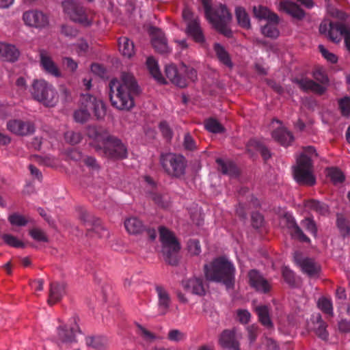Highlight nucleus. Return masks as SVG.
<instances>
[{
  "mask_svg": "<svg viewBox=\"0 0 350 350\" xmlns=\"http://www.w3.org/2000/svg\"><path fill=\"white\" fill-rule=\"evenodd\" d=\"M111 105L119 111H129L135 107V100L141 89L134 75L121 72L119 79H111L109 83Z\"/></svg>",
  "mask_w": 350,
  "mask_h": 350,
  "instance_id": "1",
  "label": "nucleus"
},
{
  "mask_svg": "<svg viewBox=\"0 0 350 350\" xmlns=\"http://www.w3.org/2000/svg\"><path fill=\"white\" fill-rule=\"evenodd\" d=\"M316 150L313 146H306L299 158L297 159L294 167L293 175L297 183L312 186L316 183V178L313 174L312 159L317 157Z\"/></svg>",
  "mask_w": 350,
  "mask_h": 350,
  "instance_id": "2",
  "label": "nucleus"
},
{
  "mask_svg": "<svg viewBox=\"0 0 350 350\" xmlns=\"http://www.w3.org/2000/svg\"><path fill=\"white\" fill-rule=\"evenodd\" d=\"M234 271L233 265L224 258H216L204 265V273L208 281L223 282L227 288L233 284Z\"/></svg>",
  "mask_w": 350,
  "mask_h": 350,
  "instance_id": "3",
  "label": "nucleus"
},
{
  "mask_svg": "<svg viewBox=\"0 0 350 350\" xmlns=\"http://www.w3.org/2000/svg\"><path fill=\"white\" fill-rule=\"evenodd\" d=\"M33 98L47 107H53L58 102V94L52 85L44 79H35L31 84Z\"/></svg>",
  "mask_w": 350,
  "mask_h": 350,
  "instance_id": "4",
  "label": "nucleus"
},
{
  "mask_svg": "<svg viewBox=\"0 0 350 350\" xmlns=\"http://www.w3.org/2000/svg\"><path fill=\"white\" fill-rule=\"evenodd\" d=\"M160 240L162 243V254L166 262L171 265L178 263L177 253L180 251V244L174 234L165 227H160Z\"/></svg>",
  "mask_w": 350,
  "mask_h": 350,
  "instance_id": "5",
  "label": "nucleus"
},
{
  "mask_svg": "<svg viewBox=\"0 0 350 350\" xmlns=\"http://www.w3.org/2000/svg\"><path fill=\"white\" fill-rule=\"evenodd\" d=\"M160 163L163 170L170 176L180 178L185 174L187 161L180 154L172 152L162 154L160 157Z\"/></svg>",
  "mask_w": 350,
  "mask_h": 350,
  "instance_id": "6",
  "label": "nucleus"
},
{
  "mask_svg": "<svg viewBox=\"0 0 350 350\" xmlns=\"http://www.w3.org/2000/svg\"><path fill=\"white\" fill-rule=\"evenodd\" d=\"M63 12L73 22L84 27L93 24V18L90 16L81 3L74 0H66L62 2Z\"/></svg>",
  "mask_w": 350,
  "mask_h": 350,
  "instance_id": "7",
  "label": "nucleus"
},
{
  "mask_svg": "<svg viewBox=\"0 0 350 350\" xmlns=\"http://www.w3.org/2000/svg\"><path fill=\"white\" fill-rule=\"evenodd\" d=\"M208 21L213 24L214 28L219 33H223L227 37H230L232 34L228 25L232 20V15L230 14L227 8L221 4L215 8L214 11L209 12V15L206 16Z\"/></svg>",
  "mask_w": 350,
  "mask_h": 350,
  "instance_id": "8",
  "label": "nucleus"
},
{
  "mask_svg": "<svg viewBox=\"0 0 350 350\" xmlns=\"http://www.w3.org/2000/svg\"><path fill=\"white\" fill-rule=\"evenodd\" d=\"M350 27L345 24L332 23L329 21L321 22L319 31L323 35H327L329 40L334 43H338L341 41L342 36H345L349 31Z\"/></svg>",
  "mask_w": 350,
  "mask_h": 350,
  "instance_id": "9",
  "label": "nucleus"
},
{
  "mask_svg": "<svg viewBox=\"0 0 350 350\" xmlns=\"http://www.w3.org/2000/svg\"><path fill=\"white\" fill-rule=\"evenodd\" d=\"M105 156L114 159H124L128 157V149L124 144L116 137L109 138L102 145Z\"/></svg>",
  "mask_w": 350,
  "mask_h": 350,
  "instance_id": "10",
  "label": "nucleus"
},
{
  "mask_svg": "<svg viewBox=\"0 0 350 350\" xmlns=\"http://www.w3.org/2000/svg\"><path fill=\"white\" fill-rule=\"evenodd\" d=\"M280 226L281 228H286L288 229L291 237L299 239L302 242L310 243V238L302 232L301 228L298 224H297L295 219L291 213H285L281 215L280 219Z\"/></svg>",
  "mask_w": 350,
  "mask_h": 350,
  "instance_id": "11",
  "label": "nucleus"
},
{
  "mask_svg": "<svg viewBox=\"0 0 350 350\" xmlns=\"http://www.w3.org/2000/svg\"><path fill=\"white\" fill-rule=\"evenodd\" d=\"M182 16L183 19L187 21V33L191 36L196 42L202 44L204 42V36L198 18L192 19V12L188 8H185L183 10Z\"/></svg>",
  "mask_w": 350,
  "mask_h": 350,
  "instance_id": "12",
  "label": "nucleus"
},
{
  "mask_svg": "<svg viewBox=\"0 0 350 350\" xmlns=\"http://www.w3.org/2000/svg\"><path fill=\"white\" fill-rule=\"evenodd\" d=\"M81 102L82 107L92 110L97 119H102L105 116V107L103 100L89 94H84L81 96Z\"/></svg>",
  "mask_w": 350,
  "mask_h": 350,
  "instance_id": "13",
  "label": "nucleus"
},
{
  "mask_svg": "<svg viewBox=\"0 0 350 350\" xmlns=\"http://www.w3.org/2000/svg\"><path fill=\"white\" fill-rule=\"evenodd\" d=\"M87 135L89 138L93 140L92 145L96 150H101L102 145L107 142L108 139L113 137L109 134L107 129L95 126H89L88 127Z\"/></svg>",
  "mask_w": 350,
  "mask_h": 350,
  "instance_id": "14",
  "label": "nucleus"
},
{
  "mask_svg": "<svg viewBox=\"0 0 350 350\" xmlns=\"http://www.w3.org/2000/svg\"><path fill=\"white\" fill-rule=\"evenodd\" d=\"M23 20L27 26L42 29L49 25L48 16L38 10L27 11L23 14Z\"/></svg>",
  "mask_w": 350,
  "mask_h": 350,
  "instance_id": "15",
  "label": "nucleus"
},
{
  "mask_svg": "<svg viewBox=\"0 0 350 350\" xmlns=\"http://www.w3.org/2000/svg\"><path fill=\"white\" fill-rule=\"evenodd\" d=\"M7 129L17 135H27L35 132V125L30 121L11 120L7 122Z\"/></svg>",
  "mask_w": 350,
  "mask_h": 350,
  "instance_id": "16",
  "label": "nucleus"
},
{
  "mask_svg": "<svg viewBox=\"0 0 350 350\" xmlns=\"http://www.w3.org/2000/svg\"><path fill=\"white\" fill-rule=\"evenodd\" d=\"M74 325L68 327L67 325L59 326L57 327V338L59 342L69 344L76 342V333L79 332V327L77 324V318L71 319Z\"/></svg>",
  "mask_w": 350,
  "mask_h": 350,
  "instance_id": "17",
  "label": "nucleus"
},
{
  "mask_svg": "<svg viewBox=\"0 0 350 350\" xmlns=\"http://www.w3.org/2000/svg\"><path fill=\"white\" fill-rule=\"evenodd\" d=\"M149 33L151 37L152 45L157 53L165 54L170 52L165 34L163 33L161 29L151 27Z\"/></svg>",
  "mask_w": 350,
  "mask_h": 350,
  "instance_id": "18",
  "label": "nucleus"
},
{
  "mask_svg": "<svg viewBox=\"0 0 350 350\" xmlns=\"http://www.w3.org/2000/svg\"><path fill=\"white\" fill-rule=\"evenodd\" d=\"M40 65L43 70L51 76L61 77V71L47 51L44 49L40 50Z\"/></svg>",
  "mask_w": 350,
  "mask_h": 350,
  "instance_id": "19",
  "label": "nucleus"
},
{
  "mask_svg": "<svg viewBox=\"0 0 350 350\" xmlns=\"http://www.w3.org/2000/svg\"><path fill=\"white\" fill-rule=\"evenodd\" d=\"M248 278L250 286L254 289L264 293L270 291L269 282L260 275L259 271L255 269L250 270L248 272Z\"/></svg>",
  "mask_w": 350,
  "mask_h": 350,
  "instance_id": "20",
  "label": "nucleus"
},
{
  "mask_svg": "<svg viewBox=\"0 0 350 350\" xmlns=\"http://www.w3.org/2000/svg\"><path fill=\"white\" fill-rule=\"evenodd\" d=\"M292 81L298 85L299 88L304 92L310 91L312 93L322 94L326 91V88L325 86H323L314 81L306 77H301L300 79L295 78L292 80Z\"/></svg>",
  "mask_w": 350,
  "mask_h": 350,
  "instance_id": "21",
  "label": "nucleus"
},
{
  "mask_svg": "<svg viewBox=\"0 0 350 350\" xmlns=\"http://www.w3.org/2000/svg\"><path fill=\"white\" fill-rule=\"evenodd\" d=\"M219 345L228 350H240L239 343L235 338L234 331L224 330L219 337Z\"/></svg>",
  "mask_w": 350,
  "mask_h": 350,
  "instance_id": "22",
  "label": "nucleus"
},
{
  "mask_svg": "<svg viewBox=\"0 0 350 350\" xmlns=\"http://www.w3.org/2000/svg\"><path fill=\"white\" fill-rule=\"evenodd\" d=\"M66 286L64 282H53L50 286V293H49V298L47 303L49 305H53L59 301L64 296L65 288Z\"/></svg>",
  "mask_w": 350,
  "mask_h": 350,
  "instance_id": "23",
  "label": "nucleus"
},
{
  "mask_svg": "<svg viewBox=\"0 0 350 350\" xmlns=\"http://www.w3.org/2000/svg\"><path fill=\"white\" fill-rule=\"evenodd\" d=\"M182 286L185 291L193 295L202 296L204 294L203 282L200 278H191L183 280Z\"/></svg>",
  "mask_w": 350,
  "mask_h": 350,
  "instance_id": "24",
  "label": "nucleus"
},
{
  "mask_svg": "<svg viewBox=\"0 0 350 350\" xmlns=\"http://www.w3.org/2000/svg\"><path fill=\"white\" fill-rule=\"evenodd\" d=\"M295 262L300 267L302 272L306 273L310 277L316 276L320 271V266L314 262L312 258H299L295 257Z\"/></svg>",
  "mask_w": 350,
  "mask_h": 350,
  "instance_id": "25",
  "label": "nucleus"
},
{
  "mask_svg": "<svg viewBox=\"0 0 350 350\" xmlns=\"http://www.w3.org/2000/svg\"><path fill=\"white\" fill-rule=\"evenodd\" d=\"M279 9L291 16L298 19L304 18L306 15L305 12L303 11L298 4L289 1H281L279 5Z\"/></svg>",
  "mask_w": 350,
  "mask_h": 350,
  "instance_id": "26",
  "label": "nucleus"
},
{
  "mask_svg": "<svg viewBox=\"0 0 350 350\" xmlns=\"http://www.w3.org/2000/svg\"><path fill=\"white\" fill-rule=\"evenodd\" d=\"M157 298H159V310L161 314H165L171 304V298L166 289L161 286L155 288Z\"/></svg>",
  "mask_w": 350,
  "mask_h": 350,
  "instance_id": "27",
  "label": "nucleus"
},
{
  "mask_svg": "<svg viewBox=\"0 0 350 350\" xmlns=\"http://www.w3.org/2000/svg\"><path fill=\"white\" fill-rule=\"evenodd\" d=\"M19 55L20 53L14 45L0 43V57L2 59L6 62H14Z\"/></svg>",
  "mask_w": 350,
  "mask_h": 350,
  "instance_id": "28",
  "label": "nucleus"
},
{
  "mask_svg": "<svg viewBox=\"0 0 350 350\" xmlns=\"http://www.w3.org/2000/svg\"><path fill=\"white\" fill-rule=\"evenodd\" d=\"M272 137L275 141L284 146H289L294 140L292 133L283 126L274 130L272 133Z\"/></svg>",
  "mask_w": 350,
  "mask_h": 350,
  "instance_id": "29",
  "label": "nucleus"
},
{
  "mask_svg": "<svg viewBox=\"0 0 350 350\" xmlns=\"http://www.w3.org/2000/svg\"><path fill=\"white\" fill-rule=\"evenodd\" d=\"M124 228L129 234L134 235L142 233L145 229L144 224L139 219L136 217H130L125 219Z\"/></svg>",
  "mask_w": 350,
  "mask_h": 350,
  "instance_id": "30",
  "label": "nucleus"
},
{
  "mask_svg": "<svg viewBox=\"0 0 350 350\" xmlns=\"http://www.w3.org/2000/svg\"><path fill=\"white\" fill-rule=\"evenodd\" d=\"M254 13L255 17L259 19H265L268 21L278 23V16L266 7L259 6L254 7Z\"/></svg>",
  "mask_w": 350,
  "mask_h": 350,
  "instance_id": "31",
  "label": "nucleus"
},
{
  "mask_svg": "<svg viewBox=\"0 0 350 350\" xmlns=\"http://www.w3.org/2000/svg\"><path fill=\"white\" fill-rule=\"evenodd\" d=\"M165 75L172 83L180 88H185L187 86L186 80L178 76V70L175 66L170 65L165 67Z\"/></svg>",
  "mask_w": 350,
  "mask_h": 350,
  "instance_id": "32",
  "label": "nucleus"
},
{
  "mask_svg": "<svg viewBox=\"0 0 350 350\" xmlns=\"http://www.w3.org/2000/svg\"><path fill=\"white\" fill-rule=\"evenodd\" d=\"M259 321L262 325L268 329L273 327V323L269 317V310L266 306H259L255 308Z\"/></svg>",
  "mask_w": 350,
  "mask_h": 350,
  "instance_id": "33",
  "label": "nucleus"
},
{
  "mask_svg": "<svg viewBox=\"0 0 350 350\" xmlns=\"http://www.w3.org/2000/svg\"><path fill=\"white\" fill-rule=\"evenodd\" d=\"M88 347H92L94 349L103 350L108 345L107 339L103 336H90L85 340Z\"/></svg>",
  "mask_w": 350,
  "mask_h": 350,
  "instance_id": "34",
  "label": "nucleus"
},
{
  "mask_svg": "<svg viewBox=\"0 0 350 350\" xmlns=\"http://www.w3.org/2000/svg\"><path fill=\"white\" fill-rule=\"evenodd\" d=\"M119 51L125 57H131L135 53L134 44L129 38H119Z\"/></svg>",
  "mask_w": 350,
  "mask_h": 350,
  "instance_id": "35",
  "label": "nucleus"
},
{
  "mask_svg": "<svg viewBox=\"0 0 350 350\" xmlns=\"http://www.w3.org/2000/svg\"><path fill=\"white\" fill-rule=\"evenodd\" d=\"M146 66L148 68L151 76L160 83H164L165 79L163 78L157 62L152 57H149L146 59Z\"/></svg>",
  "mask_w": 350,
  "mask_h": 350,
  "instance_id": "36",
  "label": "nucleus"
},
{
  "mask_svg": "<svg viewBox=\"0 0 350 350\" xmlns=\"http://www.w3.org/2000/svg\"><path fill=\"white\" fill-rule=\"evenodd\" d=\"M214 51L220 63L232 68L233 64L229 56L228 52L219 44H215Z\"/></svg>",
  "mask_w": 350,
  "mask_h": 350,
  "instance_id": "37",
  "label": "nucleus"
},
{
  "mask_svg": "<svg viewBox=\"0 0 350 350\" xmlns=\"http://www.w3.org/2000/svg\"><path fill=\"white\" fill-rule=\"evenodd\" d=\"M216 161L219 165V170H220L222 174L231 176L237 175L238 170L235 165L230 161H224L221 159H217Z\"/></svg>",
  "mask_w": 350,
  "mask_h": 350,
  "instance_id": "38",
  "label": "nucleus"
},
{
  "mask_svg": "<svg viewBox=\"0 0 350 350\" xmlns=\"http://www.w3.org/2000/svg\"><path fill=\"white\" fill-rule=\"evenodd\" d=\"M305 206L308 209L316 212L317 214L325 215L328 213V206L320 201L310 200L306 201Z\"/></svg>",
  "mask_w": 350,
  "mask_h": 350,
  "instance_id": "39",
  "label": "nucleus"
},
{
  "mask_svg": "<svg viewBox=\"0 0 350 350\" xmlns=\"http://www.w3.org/2000/svg\"><path fill=\"white\" fill-rule=\"evenodd\" d=\"M235 16H237L239 26L246 29H249L250 27V18L244 8L237 7V9H235Z\"/></svg>",
  "mask_w": 350,
  "mask_h": 350,
  "instance_id": "40",
  "label": "nucleus"
},
{
  "mask_svg": "<svg viewBox=\"0 0 350 350\" xmlns=\"http://www.w3.org/2000/svg\"><path fill=\"white\" fill-rule=\"evenodd\" d=\"M327 325L325 321H322L321 315L318 314L317 317L316 325L314 327V332L319 338L323 340H327L328 333L326 330Z\"/></svg>",
  "mask_w": 350,
  "mask_h": 350,
  "instance_id": "41",
  "label": "nucleus"
},
{
  "mask_svg": "<svg viewBox=\"0 0 350 350\" xmlns=\"http://www.w3.org/2000/svg\"><path fill=\"white\" fill-rule=\"evenodd\" d=\"M312 77L316 81L319 83L318 84L325 86L327 88L329 84V79L324 70L321 68L316 69L312 72Z\"/></svg>",
  "mask_w": 350,
  "mask_h": 350,
  "instance_id": "42",
  "label": "nucleus"
},
{
  "mask_svg": "<svg viewBox=\"0 0 350 350\" xmlns=\"http://www.w3.org/2000/svg\"><path fill=\"white\" fill-rule=\"evenodd\" d=\"M317 306L325 314L331 316L333 315V308L331 299H328L325 297H321L318 299Z\"/></svg>",
  "mask_w": 350,
  "mask_h": 350,
  "instance_id": "43",
  "label": "nucleus"
},
{
  "mask_svg": "<svg viewBox=\"0 0 350 350\" xmlns=\"http://www.w3.org/2000/svg\"><path fill=\"white\" fill-rule=\"evenodd\" d=\"M302 227L311 233L313 237H317V227L314 220L312 218L307 217L301 221Z\"/></svg>",
  "mask_w": 350,
  "mask_h": 350,
  "instance_id": "44",
  "label": "nucleus"
},
{
  "mask_svg": "<svg viewBox=\"0 0 350 350\" xmlns=\"http://www.w3.org/2000/svg\"><path fill=\"white\" fill-rule=\"evenodd\" d=\"M167 338L170 341L179 342L185 340L187 335L185 332L175 329L168 332Z\"/></svg>",
  "mask_w": 350,
  "mask_h": 350,
  "instance_id": "45",
  "label": "nucleus"
},
{
  "mask_svg": "<svg viewBox=\"0 0 350 350\" xmlns=\"http://www.w3.org/2000/svg\"><path fill=\"white\" fill-rule=\"evenodd\" d=\"M205 128L208 131L213 133H219L224 130L222 125L217 120L213 119H209L206 121Z\"/></svg>",
  "mask_w": 350,
  "mask_h": 350,
  "instance_id": "46",
  "label": "nucleus"
},
{
  "mask_svg": "<svg viewBox=\"0 0 350 350\" xmlns=\"http://www.w3.org/2000/svg\"><path fill=\"white\" fill-rule=\"evenodd\" d=\"M327 176L330 177L332 183L335 184L342 183L344 178H345L342 172L336 168L328 170Z\"/></svg>",
  "mask_w": 350,
  "mask_h": 350,
  "instance_id": "47",
  "label": "nucleus"
},
{
  "mask_svg": "<svg viewBox=\"0 0 350 350\" xmlns=\"http://www.w3.org/2000/svg\"><path fill=\"white\" fill-rule=\"evenodd\" d=\"M90 117V113L88 108L82 107L81 109L76 111L74 113V119L79 123H83L88 120Z\"/></svg>",
  "mask_w": 350,
  "mask_h": 350,
  "instance_id": "48",
  "label": "nucleus"
},
{
  "mask_svg": "<svg viewBox=\"0 0 350 350\" xmlns=\"http://www.w3.org/2000/svg\"><path fill=\"white\" fill-rule=\"evenodd\" d=\"M29 234L33 239L36 241L47 242L48 238L46 233L44 232L40 228H34L30 230Z\"/></svg>",
  "mask_w": 350,
  "mask_h": 350,
  "instance_id": "49",
  "label": "nucleus"
},
{
  "mask_svg": "<svg viewBox=\"0 0 350 350\" xmlns=\"http://www.w3.org/2000/svg\"><path fill=\"white\" fill-rule=\"evenodd\" d=\"M3 239L7 245L14 247H24L25 244L17 239V238L11 234H5L3 236Z\"/></svg>",
  "mask_w": 350,
  "mask_h": 350,
  "instance_id": "50",
  "label": "nucleus"
},
{
  "mask_svg": "<svg viewBox=\"0 0 350 350\" xmlns=\"http://www.w3.org/2000/svg\"><path fill=\"white\" fill-rule=\"evenodd\" d=\"M261 33L265 36L275 38L279 36V31L276 29L275 25H266L263 27L261 28Z\"/></svg>",
  "mask_w": 350,
  "mask_h": 350,
  "instance_id": "51",
  "label": "nucleus"
},
{
  "mask_svg": "<svg viewBox=\"0 0 350 350\" xmlns=\"http://www.w3.org/2000/svg\"><path fill=\"white\" fill-rule=\"evenodd\" d=\"M282 275L285 282L291 286H294L295 284V273L286 267L282 268Z\"/></svg>",
  "mask_w": 350,
  "mask_h": 350,
  "instance_id": "52",
  "label": "nucleus"
},
{
  "mask_svg": "<svg viewBox=\"0 0 350 350\" xmlns=\"http://www.w3.org/2000/svg\"><path fill=\"white\" fill-rule=\"evenodd\" d=\"M9 221L12 225L17 226H25L28 222L27 219L20 214H12L9 217Z\"/></svg>",
  "mask_w": 350,
  "mask_h": 350,
  "instance_id": "53",
  "label": "nucleus"
},
{
  "mask_svg": "<svg viewBox=\"0 0 350 350\" xmlns=\"http://www.w3.org/2000/svg\"><path fill=\"white\" fill-rule=\"evenodd\" d=\"M318 49H319L320 52L321 53V55L323 58L326 59V60L328 62L331 63H336L337 62V57L335 54L332 53V52L329 51L326 48L322 45L320 44L318 46Z\"/></svg>",
  "mask_w": 350,
  "mask_h": 350,
  "instance_id": "54",
  "label": "nucleus"
},
{
  "mask_svg": "<svg viewBox=\"0 0 350 350\" xmlns=\"http://www.w3.org/2000/svg\"><path fill=\"white\" fill-rule=\"evenodd\" d=\"M66 140L72 144H77L81 141L82 137L79 133H75L72 131H68L64 134Z\"/></svg>",
  "mask_w": 350,
  "mask_h": 350,
  "instance_id": "55",
  "label": "nucleus"
},
{
  "mask_svg": "<svg viewBox=\"0 0 350 350\" xmlns=\"http://www.w3.org/2000/svg\"><path fill=\"white\" fill-rule=\"evenodd\" d=\"M343 116H350V98L345 97L338 101Z\"/></svg>",
  "mask_w": 350,
  "mask_h": 350,
  "instance_id": "56",
  "label": "nucleus"
},
{
  "mask_svg": "<svg viewBox=\"0 0 350 350\" xmlns=\"http://www.w3.org/2000/svg\"><path fill=\"white\" fill-rule=\"evenodd\" d=\"M189 252L191 255H198L201 252V246L197 240H190L187 243Z\"/></svg>",
  "mask_w": 350,
  "mask_h": 350,
  "instance_id": "57",
  "label": "nucleus"
},
{
  "mask_svg": "<svg viewBox=\"0 0 350 350\" xmlns=\"http://www.w3.org/2000/svg\"><path fill=\"white\" fill-rule=\"evenodd\" d=\"M138 327H139L140 335L142 336V338H144V339L146 341L152 342V341H154L157 338V337L155 334H154L150 331L148 330L146 328H145L141 325H139Z\"/></svg>",
  "mask_w": 350,
  "mask_h": 350,
  "instance_id": "58",
  "label": "nucleus"
},
{
  "mask_svg": "<svg viewBox=\"0 0 350 350\" xmlns=\"http://www.w3.org/2000/svg\"><path fill=\"white\" fill-rule=\"evenodd\" d=\"M62 62L64 66H66L67 69L74 72L77 70L78 64L77 62L73 60L72 57H64L62 59Z\"/></svg>",
  "mask_w": 350,
  "mask_h": 350,
  "instance_id": "59",
  "label": "nucleus"
},
{
  "mask_svg": "<svg viewBox=\"0 0 350 350\" xmlns=\"http://www.w3.org/2000/svg\"><path fill=\"white\" fill-rule=\"evenodd\" d=\"M89 233L90 236H93V233L95 234L96 236L98 237H107L108 232L101 226L96 225L94 226L92 230H89Z\"/></svg>",
  "mask_w": 350,
  "mask_h": 350,
  "instance_id": "60",
  "label": "nucleus"
},
{
  "mask_svg": "<svg viewBox=\"0 0 350 350\" xmlns=\"http://www.w3.org/2000/svg\"><path fill=\"white\" fill-rule=\"evenodd\" d=\"M247 330L248 332V338L250 342L254 343L258 335V327L255 325H252L247 327Z\"/></svg>",
  "mask_w": 350,
  "mask_h": 350,
  "instance_id": "61",
  "label": "nucleus"
},
{
  "mask_svg": "<svg viewBox=\"0 0 350 350\" xmlns=\"http://www.w3.org/2000/svg\"><path fill=\"white\" fill-rule=\"evenodd\" d=\"M183 146L188 150H193L196 148V142L191 137V135L186 133L185 135V139H183Z\"/></svg>",
  "mask_w": 350,
  "mask_h": 350,
  "instance_id": "62",
  "label": "nucleus"
},
{
  "mask_svg": "<svg viewBox=\"0 0 350 350\" xmlns=\"http://www.w3.org/2000/svg\"><path fill=\"white\" fill-rule=\"evenodd\" d=\"M239 321L243 324L248 323L250 319V313L247 310H239L237 311Z\"/></svg>",
  "mask_w": 350,
  "mask_h": 350,
  "instance_id": "63",
  "label": "nucleus"
},
{
  "mask_svg": "<svg viewBox=\"0 0 350 350\" xmlns=\"http://www.w3.org/2000/svg\"><path fill=\"white\" fill-rule=\"evenodd\" d=\"M75 47L77 53L79 54H82L88 51L89 46L88 42L82 39L75 44Z\"/></svg>",
  "mask_w": 350,
  "mask_h": 350,
  "instance_id": "64",
  "label": "nucleus"
}]
</instances>
